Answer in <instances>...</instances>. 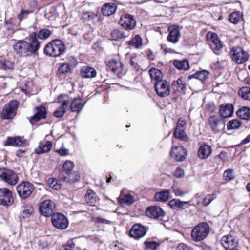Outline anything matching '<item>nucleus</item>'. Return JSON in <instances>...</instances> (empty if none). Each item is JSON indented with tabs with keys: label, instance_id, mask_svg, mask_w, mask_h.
Wrapping results in <instances>:
<instances>
[{
	"label": "nucleus",
	"instance_id": "72a5a7b5",
	"mask_svg": "<svg viewBox=\"0 0 250 250\" xmlns=\"http://www.w3.org/2000/svg\"><path fill=\"white\" fill-rule=\"evenodd\" d=\"M149 73L151 78L152 80H155L156 82H158L160 80H164L163 79L164 75L162 72L159 69L156 68H151L149 70Z\"/></svg>",
	"mask_w": 250,
	"mask_h": 250
},
{
	"label": "nucleus",
	"instance_id": "423d86ee",
	"mask_svg": "<svg viewBox=\"0 0 250 250\" xmlns=\"http://www.w3.org/2000/svg\"><path fill=\"white\" fill-rule=\"evenodd\" d=\"M34 185L30 182H22L16 188V190L19 197L22 199L28 198L34 191Z\"/></svg>",
	"mask_w": 250,
	"mask_h": 250
},
{
	"label": "nucleus",
	"instance_id": "9d476101",
	"mask_svg": "<svg viewBox=\"0 0 250 250\" xmlns=\"http://www.w3.org/2000/svg\"><path fill=\"white\" fill-rule=\"evenodd\" d=\"M51 221L53 225L60 229H66L69 225L67 218L60 213L53 214L51 217Z\"/></svg>",
	"mask_w": 250,
	"mask_h": 250
},
{
	"label": "nucleus",
	"instance_id": "c85d7f7f",
	"mask_svg": "<svg viewBox=\"0 0 250 250\" xmlns=\"http://www.w3.org/2000/svg\"><path fill=\"white\" fill-rule=\"evenodd\" d=\"M129 236L135 240H139L141 238V224H134L129 231Z\"/></svg>",
	"mask_w": 250,
	"mask_h": 250
},
{
	"label": "nucleus",
	"instance_id": "473e14b6",
	"mask_svg": "<svg viewBox=\"0 0 250 250\" xmlns=\"http://www.w3.org/2000/svg\"><path fill=\"white\" fill-rule=\"evenodd\" d=\"M173 64L179 70H187L189 68L188 62L187 59L183 60H174Z\"/></svg>",
	"mask_w": 250,
	"mask_h": 250
},
{
	"label": "nucleus",
	"instance_id": "b1692460",
	"mask_svg": "<svg viewBox=\"0 0 250 250\" xmlns=\"http://www.w3.org/2000/svg\"><path fill=\"white\" fill-rule=\"evenodd\" d=\"M212 152L211 147L208 145H203L199 148L198 156L202 159H207Z\"/></svg>",
	"mask_w": 250,
	"mask_h": 250
},
{
	"label": "nucleus",
	"instance_id": "f03ea898",
	"mask_svg": "<svg viewBox=\"0 0 250 250\" xmlns=\"http://www.w3.org/2000/svg\"><path fill=\"white\" fill-rule=\"evenodd\" d=\"M74 167V163L70 161H66L63 165L62 169L60 171L59 177L62 181L74 183L79 180L80 175L76 172H72Z\"/></svg>",
	"mask_w": 250,
	"mask_h": 250
},
{
	"label": "nucleus",
	"instance_id": "0e129e2a",
	"mask_svg": "<svg viewBox=\"0 0 250 250\" xmlns=\"http://www.w3.org/2000/svg\"><path fill=\"white\" fill-rule=\"evenodd\" d=\"M184 174V171L180 168H177L174 172V175L176 178L182 177Z\"/></svg>",
	"mask_w": 250,
	"mask_h": 250
},
{
	"label": "nucleus",
	"instance_id": "4468645a",
	"mask_svg": "<svg viewBox=\"0 0 250 250\" xmlns=\"http://www.w3.org/2000/svg\"><path fill=\"white\" fill-rule=\"evenodd\" d=\"M208 123L212 130L216 133L221 131L225 127L224 121L219 115L210 116Z\"/></svg>",
	"mask_w": 250,
	"mask_h": 250
},
{
	"label": "nucleus",
	"instance_id": "6ab92c4d",
	"mask_svg": "<svg viewBox=\"0 0 250 250\" xmlns=\"http://www.w3.org/2000/svg\"><path fill=\"white\" fill-rule=\"evenodd\" d=\"M219 112L221 117L223 118L230 117L234 112L233 105L230 103L223 104L220 106Z\"/></svg>",
	"mask_w": 250,
	"mask_h": 250
},
{
	"label": "nucleus",
	"instance_id": "338daca9",
	"mask_svg": "<svg viewBox=\"0 0 250 250\" xmlns=\"http://www.w3.org/2000/svg\"><path fill=\"white\" fill-rule=\"evenodd\" d=\"M56 152L62 156H66L68 154L69 150L66 148H61Z\"/></svg>",
	"mask_w": 250,
	"mask_h": 250
},
{
	"label": "nucleus",
	"instance_id": "a18cd8bd",
	"mask_svg": "<svg viewBox=\"0 0 250 250\" xmlns=\"http://www.w3.org/2000/svg\"><path fill=\"white\" fill-rule=\"evenodd\" d=\"M227 127L229 130L238 129L241 125V122L236 119H233L227 123Z\"/></svg>",
	"mask_w": 250,
	"mask_h": 250
},
{
	"label": "nucleus",
	"instance_id": "393cba45",
	"mask_svg": "<svg viewBox=\"0 0 250 250\" xmlns=\"http://www.w3.org/2000/svg\"><path fill=\"white\" fill-rule=\"evenodd\" d=\"M107 66L108 68L115 73H120L122 70V63L119 61L111 60L108 62Z\"/></svg>",
	"mask_w": 250,
	"mask_h": 250
},
{
	"label": "nucleus",
	"instance_id": "c756f323",
	"mask_svg": "<svg viewBox=\"0 0 250 250\" xmlns=\"http://www.w3.org/2000/svg\"><path fill=\"white\" fill-rule=\"evenodd\" d=\"M236 114L242 119L249 120L250 119V108L246 106L242 107L237 111Z\"/></svg>",
	"mask_w": 250,
	"mask_h": 250
},
{
	"label": "nucleus",
	"instance_id": "052dcab7",
	"mask_svg": "<svg viewBox=\"0 0 250 250\" xmlns=\"http://www.w3.org/2000/svg\"><path fill=\"white\" fill-rule=\"evenodd\" d=\"M92 220L94 221L98 222V223H104L106 224H111L110 221H109L108 220L104 219L102 218L101 217H93Z\"/></svg>",
	"mask_w": 250,
	"mask_h": 250
},
{
	"label": "nucleus",
	"instance_id": "4c0bfd02",
	"mask_svg": "<svg viewBox=\"0 0 250 250\" xmlns=\"http://www.w3.org/2000/svg\"><path fill=\"white\" fill-rule=\"evenodd\" d=\"M125 43L132 48H139L141 46V37L139 35H136L131 40L127 41Z\"/></svg>",
	"mask_w": 250,
	"mask_h": 250
},
{
	"label": "nucleus",
	"instance_id": "aec40b11",
	"mask_svg": "<svg viewBox=\"0 0 250 250\" xmlns=\"http://www.w3.org/2000/svg\"><path fill=\"white\" fill-rule=\"evenodd\" d=\"M189 201H182L179 199H173L168 202V206L173 209L183 210L188 206Z\"/></svg>",
	"mask_w": 250,
	"mask_h": 250
},
{
	"label": "nucleus",
	"instance_id": "f704fd0d",
	"mask_svg": "<svg viewBox=\"0 0 250 250\" xmlns=\"http://www.w3.org/2000/svg\"><path fill=\"white\" fill-rule=\"evenodd\" d=\"M208 72L206 70H202L197 72L195 74L188 76V79H191L193 78L198 79L203 82L206 80L208 76Z\"/></svg>",
	"mask_w": 250,
	"mask_h": 250
},
{
	"label": "nucleus",
	"instance_id": "4d7b16f0",
	"mask_svg": "<svg viewBox=\"0 0 250 250\" xmlns=\"http://www.w3.org/2000/svg\"><path fill=\"white\" fill-rule=\"evenodd\" d=\"M33 209L31 206H29L27 209H24L21 213V216L23 218H28L32 213Z\"/></svg>",
	"mask_w": 250,
	"mask_h": 250
},
{
	"label": "nucleus",
	"instance_id": "a878e982",
	"mask_svg": "<svg viewBox=\"0 0 250 250\" xmlns=\"http://www.w3.org/2000/svg\"><path fill=\"white\" fill-rule=\"evenodd\" d=\"M81 74L84 78H93L96 76L97 71L93 67L84 66L81 68Z\"/></svg>",
	"mask_w": 250,
	"mask_h": 250
},
{
	"label": "nucleus",
	"instance_id": "864d4df0",
	"mask_svg": "<svg viewBox=\"0 0 250 250\" xmlns=\"http://www.w3.org/2000/svg\"><path fill=\"white\" fill-rule=\"evenodd\" d=\"M187 128V123L186 121L182 119L179 118L178 120L177 125L175 129H183L185 130Z\"/></svg>",
	"mask_w": 250,
	"mask_h": 250
},
{
	"label": "nucleus",
	"instance_id": "69168bd1",
	"mask_svg": "<svg viewBox=\"0 0 250 250\" xmlns=\"http://www.w3.org/2000/svg\"><path fill=\"white\" fill-rule=\"evenodd\" d=\"M16 142V137L15 138L8 137L6 141L5 145L15 146V142Z\"/></svg>",
	"mask_w": 250,
	"mask_h": 250
},
{
	"label": "nucleus",
	"instance_id": "bf43d9fd",
	"mask_svg": "<svg viewBox=\"0 0 250 250\" xmlns=\"http://www.w3.org/2000/svg\"><path fill=\"white\" fill-rule=\"evenodd\" d=\"M31 11L29 10H24L22 9L20 13L18 15V18L20 21H21L24 18H25Z\"/></svg>",
	"mask_w": 250,
	"mask_h": 250
},
{
	"label": "nucleus",
	"instance_id": "a211bd4d",
	"mask_svg": "<svg viewBox=\"0 0 250 250\" xmlns=\"http://www.w3.org/2000/svg\"><path fill=\"white\" fill-rule=\"evenodd\" d=\"M207 39L209 42L211 49L216 53L222 48L220 40L218 39L217 35L213 32H208L207 35Z\"/></svg>",
	"mask_w": 250,
	"mask_h": 250
},
{
	"label": "nucleus",
	"instance_id": "ddd939ff",
	"mask_svg": "<svg viewBox=\"0 0 250 250\" xmlns=\"http://www.w3.org/2000/svg\"><path fill=\"white\" fill-rule=\"evenodd\" d=\"M119 23L124 29L131 30L135 28L136 21L133 16L128 14H124L120 17Z\"/></svg>",
	"mask_w": 250,
	"mask_h": 250
},
{
	"label": "nucleus",
	"instance_id": "cd10ccee",
	"mask_svg": "<svg viewBox=\"0 0 250 250\" xmlns=\"http://www.w3.org/2000/svg\"><path fill=\"white\" fill-rule=\"evenodd\" d=\"M117 10V6L113 3L104 4L102 7L103 14L106 16H109L114 14Z\"/></svg>",
	"mask_w": 250,
	"mask_h": 250
},
{
	"label": "nucleus",
	"instance_id": "680f3d73",
	"mask_svg": "<svg viewBox=\"0 0 250 250\" xmlns=\"http://www.w3.org/2000/svg\"><path fill=\"white\" fill-rule=\"evenodd\" d=\"M172 190L176 196H183L185 194L180 188L177 187H173Z\"/></svg>",
	"mask_w": 250,
	"mask_h": 250
},
{
	"label": "nucleus",
	"instance_id": "1a4fd4ad",
	"mask_svg": "<svg viewBox=\"0 0 250 250\" xmlns=\"http://www.w3.org/2000/svg\"><path fill=\"white\" fill-rule=\"evenodd\" d=\"M55 204L50 200L41 202L39 206V210L40 214L45 217L52 216L55 210Z\"/></svg>",
	"mask_w": 250,
	"mask_h": 250
},
{
	"label": "nucleus",
	"instance_id": "6e6552de",
	"mask_svg": "<svg viewBox=\"0 0 250 250\" xmlns=\"http://www.w3.org/2000/svg\"><path fill=\"white\" fill-rule=\"evenodd\" d=\"M154 87L157 95L160 97H166L170 93V84L166 80L155 82Z\"/></svg>",
	"mask_w": 250,
	"mask_h": 250
},
{
	"label": "nucleus",
	"instance_id": "603ef678",
	"mask_svg": "<svg viewBox=\"0 0 250 250\" xmlns=\"http://www.w3.org/2000/svg\"><path fill=\"white\" fill-rule=\"evenodd\" d=\"M70 66L68 64L63 63L58 68V71L59 74H63L70 71Z\"/></svg>",
	"mask_w": 250,
	"mask_h": 250
},
{
	"label": "nucleus",
	"instance_id": "49530a36",
	"mask_svg": "<svg viewBox=\"0 0 250 250\" xmlns=\"http://www.w3.org/2000/svg\"><path fill=\"white\" fill-rule=\"evenodd\" d=\"M172 85L175 86L177 90L178 91H182L185 88V85L182 79L179 78L176 81H173Z\"/></svg>",
	"mask_w": 250,
	"mask_h": 250
},
{
	"label": "nucleus",
	"instance_id": "f8f14e48",
	"mask_svg": "<svg viewBox=\"0 0 250 250\" xmlns=\"http://www.w3.org/2000/svg\"><path fill=\"white\" fill-rule=\"evenodd\" d=\"M0 178L11 185L17 184L18 177L17 174L12 170L5 168H0Z\"/></svg>",
	"mask_w": 250,
	"mask_h": 250
},
{
	"label": "nucleus",
	"instance_id": "20e7f679",
	"mask_svg": "<svg viewBox=\"0 0 250 250\" xmlns=\"http://www.w3.org/2000/svg\"><path fill=\"white\" fill-rule=\"evenodd\" d=\"M19 107V103L16 100H11L5 104L0 113L3 120H11L16 116Z\"/></svg>",
	"mask_w": 250,
	"mask_h": 250
},
{
	"label": "nucleus",
	"instance_id": "4be33fe9",
	"mask_svg": "<svg viewBox=\"0 0 250 250\" xmlns=\"http://www.w3.org/2000/svg\"><path fill=\"white\" fill-rule=\"evenodd\" d=\"M35 114L31 117L30 121L37 122L41 119H45L46 118L47 111L46 108L44 106H41L36 107L35 109Z\"/></svg>",
	"mask_w": 250,
	"mask_h": 250
},
{
	"label": "nucleus",
	"instance_id": "f3484780",
	"mask_svg": "<svg viewBox=\"0 0 250 250\" xmlns=\"http://www.w3.org/2000/svg\"><path fill=\"white\" fill-rule=\"evenodd\" d=\"M170 155L176 161L182 162L186 159L187 150L182 146H175L171 148Z\"/></svg>",
	"mask_w": 250,
	"mask_h": 250
},
{
	"label": "nucleus",
	"instance_id": "6e6d98bb",
	"mask_svg": "<svg viewBox=\"0 0 250 250\" xmlns=\"http://www.w3.org/2000/svg\"><path fill=\"white\" fill-rule=\"evenodd\" d=\"M216 196L214 194H209L207 195L203 201V204L205 206L208 205L215 198Z\"/></svg>",
	"mask_w": 250,
	"mask_h": 250
},
{
	"label": "nucleus",
	"instance_id": "37998d69",
	"mask_svg": "<svg viewBox=\"0 0 250 250\" xmlns=\"http://www.w3.org/2000/svg\"><path fill=\"white\" fill-rule=\"evenodd\" d=\"M51 34V32L47 29H43L40 30L37 34L36 37L41 40H45L48 38Z\"/></svg>",
	"mask_w": 250,
	"mask_h": 250
},
{
	"label": "nucleus",
	"instance_id": "bb28decb",
	"mask_svg": "<svg viewBox=\"0 0 250 250\" xmlns=\"http://www.w3.org/2000/svg\"><path fill=\"white\" fill-rule=\"evenodd\" d=\"M85 103L80 98H75L72 102L71 110L73 112L79 113L84 106Z\"/></svg>",
	"mask_w": 250,
	"mask_h": 250
},
{
	"label": "nucleus",
	"instance_id": "774afa93",
	"mask_svg": "<svg viewBox=\"0 0 250 250\" xmlns=\"http://www.w3.org/2000/svg\"><path fill=\"white\" fill-rule=\"evenodd\" d=\"M176 250H190V249L186 244L181 243L177 246Z\"/></svg>",
	"mask_w": 250,
	"mask_h": 250
},
{
	"label": "nucleus",
	"instance_id": "2f4dec72",
	"mask_svg": "<svg viewBox=\"0 0 250 250\" xmlns=\"http://www.w3.org/2000/svg\"><path fill=\"white\" fill-rule=\"evenodd\" d=\"M169 197V191L168 190H164L155 193V200L156 201L164 202L168 200Z\"/></svg>",
	"mask_w": 250,
	"mask_h": 250
},
{
	"label": "nucleus",
	"instance_id": "9b49d317",
	"mask_svg": "<svg viewBox=\"0 0 250 250\" xmlns=\"http://www.w3.org/2000/svg\"><path fill=\"white\" fill-rule=\"evenodd\" d=\"M220 244L226 250H235L238 246L237 239L231 234L223 236L220 240Z\"/></svg>",
	"mask_w": 250,
	"mask_h": 250
},
{
	"label": "nucleus",
	"instance_id": "c9c22d12",
	"mask_svg": "<svg viewBox=\"0 0 250 250\" xmlns=\"http://www.w3.org/2000/svg\"><path fill=\"white\" fill-rule=\"evenodd\" d=\"M173 135L176 138L184 142H188L189 140L188 136L183 129H174Z\"/></svg>",
	"mask_w": 250,
	"mask_h": 250
},
{
	"label": "nucleus",
	"instance_id": "8fccbe9b",
	"mask_svg": "<svg viewBox=\"0 0 250 250\" xmlns=\"http://www.w3.org/2000/svg\"><path fill=\"white\" fill-rule=\"evenodd\" d=\"M139 62V56H137L136 54H133L131 56L130 63L131 65L134 67L137 70H139V66L138 62Z\"/></svg>",
	"mask_w": 250,
	"mask_h": 250
},
{
	"label": "nucleus",
	"instance_id": "58836bf2",
	"mask_svg": "<svg viewBox=\"0 0 250 250\" xmlns=\"http://www.w3.org/2000/svg\"><path fill=\"white\" fill-rule=\"evenodd\" d=\"M242 19V14L239 11H236L230 14L229 16V21L234 23H238Z\"/></svg>",
	"mask_w": 250,
	"mask_h": 250
},
{
	"label": "nucleus",
	"instance_id": "e2e57ef3",
	"mask_svg": "<svg viewBox=\"0 0 250 250\" xmlns=\"http://www.w3.org/2000/svg\"><path fill=\"white\" fill-rule=\"evenodd\" d=\"M74 246V243L72 241L69 240L64 245V248L65 250H73Z\"/></svg>",
	"mask_w": 250,
	"mask_h": 250
},
{
	"label": "nucleus",
	"instance_id": "de8ad7c7",
	"mask_svg": "<svg viewBox=\"0 0 250 250\" xmlns=\"http://www.w3.org/2000/svg\"><path fill=\"white\" fill-rule=\"evenodd\" d=\"M48 185L50 188L55 190L60 188L61 186L58 183V181L55 178H49L47 181Z\"/></svg>",
	"mask_w": 250,
	"mask_h": 250
},
{
	"label": "nucleus",
	"instance_id": "f257e3e1",
	"mask_svg": "<svg viewBox=\"0 0 250 250\" xmlns=\"http://www.w3.org/2000/svg\"><path fill=\"white\" fill-rule=\"evenodd\" d=\"M29 42L18 40L13 46L15 53L21 56H27L35 53L39 50L40 43L36 38V33H32L29 37Z\"/></svg>",
	"mask_w": 250,
	"mask_h": 250
},
{
	"label": "nucleus",
	"instance_id": "7c9ffc66",
	"mask_svg": "<svg viewBox=\"0 0 250 250\" xmlns=\"http://www.w3.org/2000/svg\"><path fill=\"white\" fill-rule=\"evenodd\" d=\"M85 200L87 204L92 206H94L98 199L96 194L92 190H89L85 196Z\"/></svg>",
	"mask_w": 250,
	"mask_h": 250
},
{
	"label": "nucleus",
	"instance_id": "39448f33",
	"mask_svg": "<svg viewBox=\"0 0 250 250\" xmlns=\"http://www.w3.org/2000/svg\"><path fill=\"white\" fill-rule=\"evenodd\" d=\"M209 232V228L207 223H202L196 226L191 231L194 241H200L205 239Z\"/></svg>",
	"mask_w": 250,
	"mask_h": 250
},
{
	"label": "nucleus",
	"instance_id": "7ed1b4c3",
	"mask_svg": "<svg viewBox=\"0 0 250 250\" xmlns=\"http://www.w3.org/2000/svg\"><path fill=\"white\" fill-rule=\"evenodd\" d=\"M65 50V45L60 40L51 41L46 45L44 49L45 54L54 57L60 56L64 52Z\"/></svg>",
	"mask_w": 250,
	"mask_h": 250
},
{
	"label": "nucleus",
	"instance_id": "412c9836",
	"mask_svg": "<svg viewBox=\"0 0 250 250\" xmlns=\"http://www.w3.org/2000/svg\"><path fill=\"white\" fill-rule=\"evenodd\" d=\"M168 30L169 33L167 38V40L173 43L177 42L180 37V33L178 26L176 25L170 26L168 27Z\"/></svg>",
	"mask_w": 250,
	"mask_h": 250
},
{
	"label": "nucleus",
	"instance_id": "13d9d810",
	"mask_svg": "<svg viewBox=\"0 0 250 250\" xmlns=\"http://www.w3.org/2000/svg\"><path fill=\"white\" fill-rule=\"evenodd\" d=\"M0 64L2 66V67L4 69H10L12 68L13 66V63L9 61H0Z\"/></svg>",
	"mask_w": 250,
	"mask_h": 250
},
{
	"label": "nucleus",
	"instance_id": "a19ab883",
	"mask_svg": "<svg viewBox=\"0 0 250 250\" xmlns=\"http://www.w3.org/2000/svg\"><path fill=\"white\" fill-rule=\"evenodd\" d=\"M98 13H94L92 11L84 12L83 14V19L87 21H93L98 18Z\"/></svg>",
	"mask_w": 250,
	"mask_h": 250
},
{
	"label": "nucleus",
	"instance_id": "5fc2aeb1",
	"mask_svg": "<svg viewBox=\"0 0 250 250\" xmlns=\"http://www.w3.org/2000/svg\"><path fill=\"white\" fill-rule=\"evenodd\" d=\"M66 107L61 106L54 112V116L56 117H62L65 113V108Z\"/></svg>",
	"mask_w": 250,
	"mask_h": 250
},
{
	"label": "nucleus",
	"instance_id": "2eb2a0df",
	"mask_svg": "<svg viewBox=\"0 0 250 250\" xmlns=\"http://www.w3.org/2000/svg\"><path fill=\"white\" fill-rule=\"evenodd\" d=\"M14 200L11 191L5 188H0V205L10 206L13 203Z\"/></svg>",
	"mask_w": 250,
	"mask_h": 250
},
{
	"label": "nucleus",
	"instance_id": "0eeeda50",
	"mask_svg": "<svg viewBox=\"0 0 250 250\" xmlns=\"http://www.w3.org/2000/svg\"><path fill=\"white\" fill-rule=\"evenodd\" d=\"M230 56L232 60L238 64L244 63L249 58L248 53L240 47H233L230 51Z\"/></svg>",
	"mask_w": 250,
	"mask_h": 250
},
{
	"label": "nucleus",
	"instance_id": "e433bc0d",
	"mask_svg": "<svg viewBox=\"0 0 250 250\" xmlns=\"http://www.w3.org/2000/svg\"><path fill=\"white\" fill-rule=\"evenodd\" d=\"M110 35L112 40L115 41H118L125 37V33L123 31L117 29L113 30L111 32Z\"/></svg>",
	"mask_w": 250,
	"mask_h": 250
},
{
	"label": "nucleus",
	"instance_id": "5701e85b",
	"mask_svg": "<svg viewBox=\"0 0 250 250\" xmlns=\"http://www.w3.org/2000/svg\"><path fill=\"white\" fill-rule=\"evenodd\" d=\"M52 146V143L50 141L40 142L38 147L35 150V152L37 154L48 152L51 149Z\"/></svg>",
	"mask_w": 250,
	"mask_h": 250
},
{
	"label": "nucleus",
	"instance_id": "c03bdc74",
	"mask_svg": "<svg viewBox=\"0 0 250 250\" xmlns=\"http://www.w3.org/2000/svg\"><path fill=\"white\" fill-rule=\"evenodd\" d=\"M119 202L122 205H131L134 202L133 197L130 194H127L125 197L119 199Z\"/></svg>",
	"mask_w": 250,
	"mask_h": 250
},
{
	"label": "nucleus",
	"instance_id": "09e8293b",
	"mask_svg": "<svg viewBox=\"0 0 250 250\" xmlns=\"http://www.w3.org/2000/svg\"><path fill=\"white\" fill-rule=\"evenodd\" d=\"M68 97L66 95H60L58 97V102L62 104V106L67 107L68 104Z\"/></svg>",
	"mask_w": 250,
	"mask_h": 250
},
{
	"label": "nucleus",
	"instance_id": "dca6fc26",
	"mask_svg": "<svg viewBox=\"0 0 250 250\" xmlns=\"http://www.w3.org/2000/svg\"><path fill=\"white\" fill-rule=\"evenodd\" d=\"M145 213L146 216L155 219H161L165 215L164 211L160 207L156 206L147 207Z\"/></svg>",
	"mask_w": 250,
	"mask_h": 250
},
{
	"label": "nucleus",
	"instance_id": "ea45409f",
	"mask_svg": "<svg viewBox=\"0 0 250 250\" xmlns=\"http://www.w3.org/2000/svg\"><path fill=\"white\" fill-rule=\"evenodd\" d=\"M239 95L244 100L250 101V88L242 87L239 91Z\"/></svg>",
	"mask_w": 250,
	"mask_h": 250
},
{
	"label": "nucleus",
	"instance_id": "3c124183",
	"mask_svg": "<svg viewBox=\"0 0 250 250\" xmlns=\"http://www.w3.org/2000/svg\"><path fill=\"white\" fill-rule=\"evenodd\" d=\"M223 178L226 181H230L235 178L232 169H227L223 173Z\"/></svg>",
	"mask_w": 250,
	"mask_h": 250
},
{
	"label": "nucleus",
	"instance_id": "79ce46f5",
	"mask_svg": "<svg viewBox=\"0 0 250 250\" xmlns=\"http://www.w3.org/2000/svg\"><path fill=\"white\" fill-rule=\"evenodd\" d=\"M144 245H145V250H156L160 244L153 241H146Z\"/></svg>",
	"mask_w": 250,
	"mask_h": 250
}]
</instances>
